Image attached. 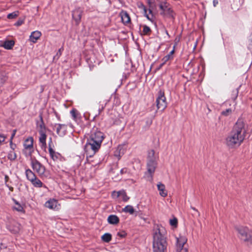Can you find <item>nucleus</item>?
Instances as JSON below:
<instances>
[{
    "mask_svg": "<svg viewBox=\"0 0 252 252\" xmlns=\"http://www.w3.org/2000/svg\"><path fill=\"white\" fill-rule=\"evenodd\" d=\"M138 7L139 8H140L143 11V12L144 15L147 17V18L149 20L152 21L153 16L152 10L151 9H149V13L151 14V16L150 17L149 15H148L147 14L146 8L145 7V6L143 4L141 3L140 4H139Z\"/></svg>",
    "mask_w": 252,
    "mask_h": 252,
    "instance_id": "obj_17",
    "label": "nucleus"
},
{
    "mask_svg": "<svg viewBox=\"0 0 252 252\" xmlns=\"http://www.w3.org/2000/svg\"><path fill=\"white\" fill-rule=\"evenodd\" d=\"M23 23V21L22 20H19L15 23V25L19 26L21 25Z\"/></svg>",
    "mask_w": 252,
    "mask_h": 252,
    "instance_id": "obj_41",
    "label": "nucleus"
},
{
    "mask_svg": "<svg viewBox=\"0 0 252 252\" xmlns=\"http://www.w3.org/2000/svg\"><path fill=\"white\" fill-rule=\"evenodd\" d=\"M10 147H11V148L12 149V150H14L15 147H16V145H13L12 144V141L10 140Z\"/></svg>",
    "mask_w": 252,
    "mask_h": 252,
    "instance_id": "obj_42",
    "label": "nucleus"
},
{
    "mask_svg": "<svg viewBox=\"0 0 252 252\" xmlns=\"http://www.w3.org/2000/svg\"><path fill=\"white\" fill-rule=\"evenodd\" d=\"M31 165L33 170H34L40 176L44 174L45 171V167L36 159H31Z\"/></svg>",
    "mask_w": 252,
    "mask_h": 252,
    "instance_id": "obj_7",
    "label": "nucleus"
},
{
    "mask_svg": "<svg viewBox=\"0 0 252 252\" xmlns=\"http://www.w3.org/2000/svg\"><path fill=\"white\" fill-rule=\"evenodd\" d=\"M152 121L151 120H149L148 122V126H150L152 124Z\"/></svg>",
    "mask_w": 252,
    "mask_h": 252,
    "instance_id": "obj_48",
    "label": "nucleus"
},
{
    "mask_svg": "<svg viewBox=\"0 0 252 252\" xmlns=\"http://www.w3.org/2000/svg\"><path fill=\"white\" fill-rule=\"evenodd\" d=\"M158 158V153L154 150L150 149L148 151L147 161H157Z\"/></svg>",
    "mask_w": 252,
    "mask_h": 252,
    "instance_id": "obj_13",
    "label": "nucleus"
},
{
    "mask_svg": "<svg viewBox=\"0 0 252 252\" xmlns=\"http://www.w3.org/2000/svg\"><path fill=\"white\" fill-rule=\"evenodd\" d=\"M112 196L114 198L122 197L124 199H125V191L124 190L117 192L113 191L112 193Z\"/></svg>",
    "mask_w": 252,
    "mask_h": 252,
    "instance_id": "obj_26",
    "label": "nucleus"
},
{
    "mask_svg": "<svg viewBox=\"0 0 252 252\" xmlns=\"http://www.w3.org/2000/svg\"><path fill=\"white\" fill-rule=\"evenodd\" d=\"M140 220V223L144 224L145 223H149L148 217L143 215L141 212H139L138 215Z\"/></svg>",
    "mask_w": 252,
    "mask_h": 252,
    "instance_id": "obj_24",
    "label": "nucleus"
},
{
    "mask_svg": "<svg viewBox=\"0 0 252 252\" xmlns=\"http://www.w3.org/2000/svg\"><path fill=\"white\" fill-rule=\"evenodd\" d=\"M187 240L188 239L186 236L182 235H179V236L176 238V252H188V249L184 247L185 245L187 242Z\"/></svg>",
    "mask_w": 252,
    "mask_h": 252,
    "instance_id": "obj_6",
    "label": "nucleus"
},
{
    "mask_svg": "<svg viewBox=\"0 0 252 252\" xmlns=\"http://www.w3.org/2000/svg\"><path fill=\"white\" fill-rule=\"evenodd\" d=\"M26 174L27 179L31 182L33 181V180L36 178L35 174L29 169L26 170Z\"/></svg>",
    "mask_w": 252,
    "mask_h": 252,
    "instance_id": "obj_23",
    "label": "nucleus"
},
{
    "mask_svg": "<svg viewBox=\"0 0 252 252\" xmlns=\"http://www.w3.org/2000/svg\"><path fill=\"white\" fill-rule=\"evenodd\" d=\"M33 138L32 137H29L25 140L24 143L25 149L29 151L30 154H31L33 151Z\"/></svg>",
    "mask_w": 252,
    "mask_h": 252,
    "instance_id": "obj_12",
    "label": "nucleus"
},
{
    "mask_svg": "<svg viewBox=\"0 0 252 252\" xmlns=\"http://www.w3.org/2000/svg\"><path fill=\"white\" fill-rule=\"evenodd\" d=\"M83 12V10L80 8H76L72 11V18L76 25H78L80 22Z\"/></svg>",
    "mask_w": 252,
    "mask_h": 252,
    "instance_id": "obj_10",
    "label": "nucleus"
},
{
    "mask_svg": "<svg viewBox=\"0 0 252 252\" xmlns=\"http://www.w3.org/2000/svg\"><path fill=\"white\" fill-rule=\"evenodd\" d=\"M19 14V12L18 11H14L11 13L7 15V18L9 19H12L16 18Z\"/></svg>",
    "mask_w": 252,
    "mask_h": 252,
    "instance_id": "obj_31",
    "label": "nucleus"
},
{
    "mask_svg": "<svg viewBox=\"0 0 252 252\" xmlns=\"http://www.w3.org/2000/svg\"><path fill=\"white\" fill-rule=\"evenodd\" d=\"M125 209H126V207L123 209L124 210H125Z\"/></svg>",
    "mask_w": 252,
    "mask_h": 252,
    "instance_id": "obj_51",
    "label": "nucleus"
},
{
    "mask_svg": "<svg viewBox=\"0 0 252 252\" xmlns=\"http://www.w3.org/2000/svg\"><path fill=\"white\" fill-rule=\"evenodd\" d=\"M126 18H127V24L130 23V19L128 15H127Z\"/></svg>",
    "mask_w": 252,
    "mask_h": 252,
    "instance_id": "obj_47",
    "label": "nucleus"
},
{
    "mask_svg": "<svg viewBox=\"0 0 252 252\" xmlns=\"http://www.w3.org/2000/svg\"><path fill=\"white\" fill-rule=\"evenodd\" d=\"M41 35V33L40 32L38 31H34L32 32L30 36V40L33 43H35Z\"/></svg>",
    "mask_w": 252,
    "mask_h": 252,
    "instance_id": "obj_16",
    "label": "nucleus"
},
{
    "mask_svg": "<svg viewBox=\"0 0 252 252\" xmlns=\"http://www.w3.org/2000/svg\"><path fill=\"white\" fill-rule=\"evenodd\" d=\"M16 158V154L13 150L9 152L8 155V159H9L11 160H14Z\"/></svg>",
    "mask_w": 252,
    "mask_h": 252,
    "instance_id": "obj_30",
    "label": "nucleus"
},
{
    "mask_svg": "<svg viewBox=\"0 0 252 252\" xmlns=\"http://www.w3.org/2000/svg\"><path fill=\"white\" fill-rule=\"evenodd\" d=\"M239 238L248 244L252 245V231L248 228L239 227L237 228Z\"/></svg>",
    "mask_w": 252,
    "mask_h": 252,
    "instance_id": "obj_4",
    "label": "nucleus"
},
{
    "mask_svg": "<svg viewBox=\"0 0 252 252\" xmlns=\"http://www.w3.org/2000/svg\"><path fill=\"white\" fill-rule=\"evenodd\" d=\"M159 8L162 11V12L161 13V14L171 18L174 17V12L170 7L169 4L167 2H161L159 4Z\"/></svg>",
    "mask_w": 252,
    "mask_h": 252,
    "instance_id": "obj_9",
    "label": "nucleus"
},
{
    "mask_svg": "<svg viewBox=\"0 0 252 252\" xmlns=\"http://www.w3.org/2000/svg\"><path fill=\"white\" fill-rule=\"evenodd\" d=\"M232 112V110L231 109H227L225 111H222L221 112V114L223 115L224 116H228L229 114H230Z\"/></svg>",
    "mask_w": 252,
    "mask_h": 252,
    "instance_id": "obj_36",
    "label": "nucleus"
},
{
    "mask_svg": "<svg viewBox=\"0 0 252 252\" xmlns=\"http://www.w3.org/2000/svg\"><path fill=\"white\" fill-rule=\"evenodd\" d=\"M8 229L13 233H17L21 229V226L18 223L13 222L8 226Z\"/></svg>",
    "mask_w": 252,
    "mask_h": 252,
    "instance_id": "obj_15",
    "label": "nucleus"
},
{
    "mask_svg": "<svg viewBox=\"0 0 252 252\" xmlns=\"http://www.w3.org/2000/svg\"><path fill=\"white\" fill-rule=\"evenodd\" d=\"M157 188L159 192V194L161 197H165L167 196L168 191L166 189L165 186L161 182L158 183L157 184Z\"/></svg>",
    "mask_w": 252,
    "mask_h": 252,
    "instance_id": "obj_14",
    "label": "nucleus"
},
{
    "mask_svg": "<svg viewBox=\"0 0 252 252\" xmlns=\"http://www.w3.org/2000/svg\"><path fill=\"white\" fill-rule=\"evenodd\" d=\"M107 221L109 223L115 225L119 222V219L117 216L111 215L108 217Z\"/></svg>",
    "mask_w": 252,
    "mask_h": 252,
    "instance_id": "obj_18",
    "label": "nucleus"
},
{
    "mask_svg": "<svg viewBox=\"0 0 252 252\" xmlns=\"http://www.w3.org/2000/svg\"><path fill=\"white\" fill-rule=\"evenodd\" d=\"M103 139V134L96 129H94L91 134L90 138L85 146V151L87 156L91 157L100 148Z\"/></svg>",
    "mask_w": 252,
    "mask_h": 252,
    "instance_id": "obj_3",
    "label": "nucleus"
},
{
    "mask_svg": "<svg viewBox=\"0 0 252 252\" xmlns=\"http://www.w3.org/2000/svg\"><path fill=\"white\" fill-rule=\"evenodd\" d=\"M6 80V77L3 74H0V84H3Z\"/></svg>",
    "mask_w": 252,
    "mask_h": 252,
    "instance_id": "obj_35",
    "label": "nucleus"
},
{
    "mask_svg": "<svg viewBox=\"0 0 252 252\" xmlns=\"http://www.w3.org/2000/svg\"><path fill=\"white\" fill-rule=\"evenodd\" d=\"M139 212V211L136 210V209H134L132 206L127 205V213H128L129 214L133 216H137Z\"/></svg>",
    "mask_w": 252,
    "mask_h": 252,
    "instance_id": "obj_22",
    "label": "nucleus"
},
{
    "mask_svg": "<svg viewBox=\"0 0 252 252\" xmlns=\"http://www.w3.org/2000/svg\"><path fill=\"white\" fill-rule=\"evenodd\" d=\"M102 240L105 242H109L111 240V235L109 233H105L101 237Z\"/></svg>",
    "mask_w": 252,
    "mask_h": 252,
    "instance_id": "obj_29",
    "label": "nucleus"
},
{
    "mask_svg": "<svg viewBox=\"0 0 252 252\" xmlns=\"http://www.w3.org/2000/svg\"><path fill=\"white\" fill-rule=\"evenodd\" d=\"M45 206L50 209L58 210L60 204H58L57 200L50 199L45 203Z\"/></svg>",
    "mask_w": 252,
    "mask_h": 252,
    "instance_id": "obj_11",
    "label": "nucleus"
},
{
    "mask_svg": "<svg viewBox=\"0 0 252 252\" xmlns=\"http://www.w3.org/2000/svg\"><path fill=\"white\" fill-rule=\"evenodd\" d=\"M157 167V161H147V172L145 174V177L147 180L152 182L153 176Z\"/></svg>",
    "mask_w": 252,
    "mask_h": 252,
    "instance_id": "obj_5",
    "label": "nucleus"
},
{
    "mask_svg": "<svg viewBox=\"0 0 252 252\" xmlns=\"http://www.w3.org/2000/svg\"><path fill=\"white\" fill-rule=\"evenodd\" d=\"M5 139V137L3 135L0 134V145H2Z\"/></svg>",
    "mask_w": 252,
    "mask_h": 252,
    "instance_id": "obj_38",
    "label": "nucleus"
},
{
    "mask_svg": "<svg viewBox=\"0 0 252 252\" xmlns=\"http://www.w3.org/2000/svg\"><path fill=\"white\" fill-rule=\"evenodd\" d=\"M16 131V130H14L13 131V133H12V135H11V138H10V140H11V141H12V140L13 138L14 137V136H15V135Z\"/></svg>",
    "mask_w": 252,
    "mask_h": 252,
    "instance_id": "obj_44",
    "label": "nucleus"
},
{
    "mask_svg": "<svg viewBox=\"0 0 252 252\" xmlns=\"http://www.w3.org/2000/svg\"><path fill=\"white\" fill-rule=\"evenodd\" d=\"M174 49H173L168 55H166L163 58L162 60L163 61V63H162L161 65L164 64L166 62H167L168 60H169L170 59L172 58V55L174 54Z\"/></svg>",
    "mask_w": 252,
    "mask_h": 252,
    "instance_id": "obj_28",
    "label": "nucleus"
},
{
    "mask_svg": "<svg viewBox=\"0 0 252 252\" xmlns=\"http://www.w3.org/2000/svg\"><path fill=\"white\" fill-rule=\"evenodd\" d=\"M40 134V136L39 137V140L40 143L41 144V146L43 147H45L46 145V132H39Z\"/></svg>",
    "mask_w": 252,
    "mask_h": 252,
    "instance_id": "obj_21",
    "label": "nucleus"
},
{
    "mask_svg": "<svg viewBox=\"0 0 252 252\" xmlns=\"http://www.w3.org/2000/svg\"><path fill=\"white\" fill-rule=\"evenodd\" d=\"M218 4V1L217 0H213V5L215 7Z\"/></svg>",
    "mask_w": 252,
    "mask_h": 252,
    "instance_id": "obj_45",
    "label": "nucleus"
},
{
    "mask_svg": "<svg viewBox=\"0 0 252 252\" xmlns=\"http://www.w3.org/2000/svg\"><path fill=\"white\" fill-rule=\"evenodd\" d=\"M70 113H71L73 119L74 120H76V119L77 117V116H78V113H77L76 110L73 109L70 111Z\"/></svg>",
    "mask_w": 252,
    "mask_h": 252,
    "instance_id": "obj_34",
    "label": "nucleus"
},
{
    "mask_svg": "<svg viewBox=\"0 0 252 252\" xmlns=\"http://www.w3.org/2000/svg\"><path fill=\"white\" fill-rule=\"evenodd\" d=\"M49 151H50V153L51 155L52 156H53V150L51 149H50L49 150Z\"/></svg>",
    "mask_w": 252,
    "mask_h": 252,
    "instance_id": "obj_50",
    "label": "nucleus"
},
{
    "mask_svg": "<svg viewBox=\"0 0 252 252\" xmlns=\"http://www.w3.org/2000/svg\"><path fill=\"white\" fill-rule=\"evenodd\" d=\"M191 208L193 210V211H194L195 212H196L197 213V215L198 216H200V213H199V212L198 211V210L195 209L194 207H191Z\"/></svg>",
    "mask_w": 252,
    "mask_h": 252,
    "instance_id": "obj_43",
    "label": "nucleus"
},
{
    "mask_svg": "<svg viewBox=\"0 0 252 252\" xmlns=\"http://www.w3.org/2000/svg\"><path fill=\"white\" fill-rule=\"evenodd\" d=\"M151 32L150 28L146 25L143 26L142 33L144 34H148Z\"/></svg>",
    "mask_w": 252,
    "mask_h": 252,
    "instance_id": "obj_32",
    "label": "nucleus"
},
{
    "mask_svg": "<svg viewBox=\"0 0 252 252\" xmlns=\"http://www.w3.org/2000/svg\"><path fill=\"white\" fill-rule=\"evenodd\" d=\"M125 17H126V12H122V13H121V19H122V22L124 23V19Z\"/></svg>",
    "mask_w": 252,
    "mask_h": 252,
    "instance_id": "obj_39",
    "label": "nucleus"
},
{
    "mask_svg": "<svg viewBox=\"0 0 252 252\" xmlns=\"http://www.w3.org/2000/svg\"><path fill=\"white\" fill-rule=\"evenodd\" d=\"M64 125H58L57 127V131L58 133H59L60 132V130L63 127H64Z\"/></svg>",
    "mask_w": 252,
    "mask_h": 252,
    "instance_id": "obj_40",
    "label": "nucleus"
},
{
    "mask_svg": "<svg viewBox=\"0 0 252 252\" xmlns=\"http://www.w3.org/2000/svg\"><path fill=\"white\" fill-rule=\"evenodd\" d=\"M118 235L119 236H120V237H124V236H125V233H124L123 234L121 233H118Z\"/></svg>",
    "mask_w": 252,
    "mask_h": 252,
    "instance_id": "obj_46",
    "label": "nucleus"
},
{
    "mask_svg": "<svg viewBox=\"0 0 252 252\" xmlns=\"http://www.w3.org/2000/svg\"><path fill=\"white\" fill-rule=\"evenodd\" d=\"M14 45V42L13 40H7L4 42L2 44L0 45L1 46L3 47L6 49H11L13 47Z\"/></svg>",
    "mask_w": 252,
    "mask_h": 252,
    "instance_id": "obj_20",
    "label": "nucleus"
},
{
    "mask_svg": "<svg viewBox=\"0 0 252 252\" xmlns=\"http://www.w3.org/2000/svg\"><path fill=\"white\" fill-rule=\"evenodd\" d=\"M165 229L161 225L156 224L153 228V252H167V243L164 237Z\"/></svg>",
    "mask_w": 252,
    "mask_h": 252,
    "instance_id": "obj_2",
    "label": "nucleus"
},
{
    "mask_svg": "<svg viewBox=\"0 0 252 252\" xmlns=\"http://www.w3.org/2000/svg\"><path fill=\"white\" fill-rule=\"evenodd\" d=\"M31 182L35 187L40 188L42 186V183L36 177L35 179L33 180V181H31Z\"/></svg>",
    "mask_w": 252,
    "mask_h": 252,
    "instance_id": "obj_27",
    "label": "nucleus"
},
{
    "mask_svg": "<svg viewBox=\"0 0 252 252\" xmlns=\"http://www.w3.org/2000/svg\"><path fill=\"white\" fill-rule=\"evenodd\" d=\"M247 126L242 119H238L230 134L226 138V144L231 148L240 146L245 138Z\"/></svg>",
    "mask_w": 252,
    "mask_h": 252,
    "instance_id": "obj_1",
    "label": "nucleus"
},
{
    "mask_svg": "<svg viewBox=\"0 0 252 252\" xmlns=\"http://www.w3.org/2000/svg\"><path fill=\"white\" fill-rule=\"evenodd\" d=\"M248 48L250 50L252 51V34L250 36Z\"/></svg>",
    "mask_w": 252,
    "mask_h": 252,
    "instance_id": "obj_37",
    "label": "nucleus"
},
{
    "mask_svg": "<svg viewBox=\"0 0 252 252\" xmlns=\"http://www.w3.org/2000/svg\"><path fill=\"white\" fill-rule=\"evenodd\" d=\"M8 180V176L5 175V182H7Z\"/></svg>",
    "mask_w": 252,
    "mask_h": 252,
    "instance_id": "obj_49",
    "label": "nucleus"
},
{
    "mask_svg": "<svg viewBox=\"0 0 252 252\" xmlns=\"http://www.w3.org/2000/svg\"><path fill=\"white\" fill-rule=\"evenodd\" d=\"M156 102L157 108L158 109H160L161 111H163L167 107L166 98L164 96V93L161 91L158 93V95L157 98Z\"/></svg>",
    "mask_w": 252,
    "mask_h": 252,
    "instance_id": "obj_8",
    "label": "nucleus"
},
{
    "mask_svg": "<svg viewBox=\"0 0 252 252\" xmlns=\"http://www.w3.org/2000/svg\"><path fill=\"white\" fill-rule=\"evenodd\" d=\"M40 121L37 123V127L39 132H46V128L42 117L40 116Z\"/></svg>",
    "mask_w": 252,
    "mask_h": 252,
    "instance_id": "obj_19",
    "label": "nucleus"
},
{
    "mask_svg": "<svg viewBox=\"0 0 252 252\" xmlns=\"http://www.w3.org/2000/svg\"><path fill=\"white\" fill-rule=\"evenodd\" d=\"M15 205L13 207V209L20 212H24L23 206L18 203L16 200L13 199Z\"/></svg>",
    "mask_w": 252,
    "mask_h": 252,
    "instance_id": "obj_25",
    "label": "nucleus"
},
{
    "mask_svg": "<svg viewBox=\"0 0 252 252\" xmlns=\"http://www.w3.org/2000/svg\"><path fill=\"white\" fill-rule=\"evenodd\" d=\"M170 224L174 226L175 227H177V223H178V220L176 218H174L170 220Z\"/></svg>",
    "mask_w": 252,
    "mask_h": 252,
    "instance_id": "obj_33",
    "label": "nucleus"
}]
</instances>
